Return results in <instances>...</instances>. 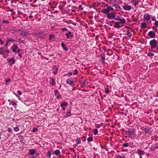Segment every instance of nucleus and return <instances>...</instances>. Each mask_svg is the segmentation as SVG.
<instances>
[{
  "label": "nucleus",
  "mask_w": 158,
  "mask_h": 158,
  "mask_svg": "<svg viewBox=\"0 0 158 158\" xmlns=\"http://www.w3.org/2000/svg\"><path fill=\"white\" fill-rule=\"evenodd\" d=\"M149 44L152 49H155L156 48L158 43L155 39H153L150 41Z\"/></svg>",
  "instance_id": "obj_1"
},
{
  "label": "nucleus",
  "mask_w": 158,
  "mask_h": 158,
  "mask_svg": "<svg viewBox=\"0 0 158 158\" xmlns=\"http://www.w3.org/2000/svg\"><path fill=\"white\" fill-rule=\"evenodd\" d=\"M19 33L20 35L22 36H27L30 34L29 32L25 30H20Z\"/></svg>",
  "instance_id": "obj_2"
},
{
  "label": "nucleus",
  "mask_w": 158,
  "mask_h": 158,
  "mask_svg": "<svg viewBox=\"0 0 158 158\" xmlns=\"http://www.w3.org/2000/svg\"><path fill=\"white\" fill-rule=\"evenodd\" d=\"M114 19L115 20L119 21V23L122 24H124L126 23V20L124 19H121L118 16L116 17V16L115 15V18Z\"/></svg>",
  "instance_id": "obj_3"
},
{
  "label": "nucleus",
  "mask_w": 158,
  "mask_h": 158,
  "mask_svg": "<svg viewBox=\"0 0 158 158\" xmlns=\"http://www.w3.org/2000/svg\"><path fill=\"white\" fill-rule=\"evenodd\" d=\"M11 48L14 52H15L17 50V52L18 53H19L20 52V49L19 48L18 46L15 44L13 45Z\"/></svg>",
  "instance_id": "obj_4"
},
{
  "label": "nucleus",
  "mask_w": 158,
  "mask_h": 158,
  "mask_svg": "<svg viewBox=\"0 0 158 158\" xmlns=\"http://www.w3.org/2000/svg\"><path fill=\"white\" fill-rule=\"evenodd\" d=\"M66 82L67 84L71 86H73L74 85V82L72 79H67Z\"/></svg>",
  "instance_id": "obj_5"
},
{
  "label": "nucleus",
  "mask_w": 158,
  "mask_h": 158,
  "mask_svg": "<svg viewBox=\"0 0 158 158\" xmlns=\"http://www.w3.org/2000/svg\"><path fill=\"white\" fill-rule=\"evenodd\" d=\"M148 35L150 37V38H153L155 37L156 34L153 31H151L149 32Z\"/></svg>",
  "instance_id": "obj_6"
},
{
  "label": "nucleus",
  "mask_w": 158,
  "mask_h": 158,
  "mask_svg": "<svg viewBox=\"0 0 158 158\" xmlns=\"http://www.w3.org/2000/svg\"><path fill=\"white\" fill-rule=\"evenodd\" d=\"M68 105V103L67 102H64L60 103V106L63 110L64 111L65 110V107Z\"/></svg>",
  "instance_id": "obj_7"
},
{
  "label": "nucleus",
  "mask_w": 158,
  "mask_h": 158,
  "mask_svg": "<svg viewBox=\"0 0 158 158\" xmlns=\"http://www.w3.org/2000/svg\"><path fill=\"white\" fill-rule=\"evenodd\" d=\"M123 8L126 10H130L132 9V7L131 6L127 5H125L123 6Z\"/></svg>",
  "instance_id": "obj_8"
},
{
  "label": "nucleus",
  "mask_w": 158,
  "mask_h": 158,
  "mask_svg": "<svg viewBox=\"0 0 158 158\" xmlns=\"http://www.w3.org/2000/svg\"><path fill=\"white\" fill-rule=\"evenodd\" d=\"M115 15V14L114 13H109L107 15V18L109 19H114Z\"/></svg>",
  "instance_id": "obj_9"
},
{
  "label": "nucleus",
  "mask_w": 158,
  "mask_h": 158,
  "mask_svg": "<svg viewBox=\"0 0 158 158\" xmlns=\"http://www.w3.org/2000/svg\"><path fill=\"white\" fill-rule=\"evenodd\" d=\"M111 3L113 5V6H114L115 8H118L119 7V6L116 1L114 0H112L111 1Z\"/></svg>",
  "instance_id": "obj_10"
},
{
  "label": "nucleus",
  "mask_w": 158,
  "mask_h": 158,
  "mask_svg": "<svg viewBox=\"0 0 158 158\" xmlns=\"http://www.w3.org/2000/svg\"><path fill=\"white\" fill-rule=\"evenodd\" d=\"M71 108L69 107V109L67 110V113L66 115L65 116V117L67 118L71 116Z\"/></svg>",
  "instance_id": "obj_11"
},
{
  "label": "nucleus",
  "mask_w": 158,
  "mask_h": 158,
  "mask_svg": "<svg viewBox=\"0 0 158 158\" xmlns=\"http://www.w3.org/2000/svg\"><path fill=\"white\" fill-rule=\"evenodd\" d=\"M8 60V62L9 63L10 65H12L14 64L15 62V59L13 58L9 59Z\"/></svg>",
  "instance_id": "obj_12"
},
{
  "label": "nucleus",
  "mask_w": 158,
  "mask_h": 158,
  "mask_svg": "<svg viewBox=\"0 0 158 158\" xmlns=\"http://www.w3.org/2000/svg\"><path fill=\"white\" fill-rule=\"evenodd\" d=\"M6 52L8 53L9 51L5 50L4 48H0V54H3Z\"/></svg>",
  "instance_id": "obj_13"
},
{
  "label": "nucleus",
  "mask_w": 158,
  "mask_h": 158,
  "mask_svg": "<svg viewBox=\"0 0 158 158\" xmlns=\"http://www.w3.org/2000/svg\"><path fill=\"white\" fill-rule=\"evenodd\" d=\"M144 19L147 20H149L150 19V16L147 14H146L144 15Z\"/></svg>",
  "instance_id": "obj_14"
},
{
  "label": "nucleus",
  "mask_w": 158,
  "mask_h": 158,
  "mask_svg": "<svg viewBox=\"0 0 158 158\" xmlns=\"http://www.w3.org/2000/svg\"><path fill=\"white\" fill-rule=\"evenodd\" d=\"M65 35L67 38H69L70 37H72L73 36V35L72 34V33L70 31H68V33L66 34Z\"/></svg>",
  "instance_id": "obj_15"
},
{
  "label": "nucleus",
  "mask_w": 158,
  "mask_h": 158,
  "mask_svg": "<svg viewBox=\"0 0 158 158\" xmlns=\"http://www.w3.org/2000/svg\"><path fill=\"white\" fill-rule=\"evenodd\" d=\"M147 26V24L145 22H143L141 23V27L142 29H144L146 28Z\"/></svg>",
  "instance_id": "obj_16"
},
{
  "label": "nucleus",
  "mask_w": 158,
  "mask_h": 158,
  "mask_svg": "<svg viewBox=\"0 0 158 158\" xmlns=\"http://www.w3.org/2000/svg\"><path fill=\"white\" fill-rule=\"evenodd\" d=\"M50 83L52 85L54 86L56 84L55 79L51 78L50 79Z\"/></svg>",
  "instance_id": "obj_17"
},
{
  "label": "nucleus",
  "mask_w": 158,
  "mask_h": 158,
  "mask_svg": "<svg viewBox=\"0 0 158 158\" xmlns=\"http://www.w3.org/2000/svg\"><path fill=\"white\" fill-rule=\"evenodd\" d=\"M15 41V40H13L12 39H10L9 40H8L6 42V44H5V46H7L8 44H9V43L10 42H14Z\"/></svg>",
  "instance_id": "obj_18"
},
{
  "label": "nucleus",
  "mask_w": 158,
  "mask_h": 158,
  "mask_svg": "<svg viewBox=\"0 0 158 158\" xmlns=\"http://www.w3.org/2000/svg\"><path fill=\"white\" fill-rule=\"evenodd\" d=\"M55 96H56V97L57 98H59L60 97V95L57 90H55Z\"/></svg>",
  "instance_id": "obj_19"
},
{
  "label": "nucleus",
  "mask_w": 158,
  "mask_h": 158,
  "mask_svg": "<svg viewBox=\"0 0 158 158\" xmlns=\"http://www.w3.org/2000/svg\"><path fill=\"white\" fill-rule=\"evenodd\" d=\"M29 154L31 155H33L35 153V150L32 149L29 151Z\"/></svg>",
  "instance_id": "obj_20"
},
{
  "label": "nucleus",
  "mask_w": 158,
  "mask_h": 158,
  "mask_svg": "<svg viewBox=\"0 0 158 158\" xmlns=\"http://www.w3.org/2000/svg\"><path fill=\"white\" fill-rule=\"evenodd\" d=\"M54 153L55 155L58 156L60 153V152L59 150H56L54 152Z\"/></svg>",
  "instance_id": "obj_21"
},
{
  "label": "nucleus",
  "mask_w": 158,
  "mask_h": 158,
  "mask_svg": "<svg viewBox=\"0 0 158 158\" xmlns=\"http://www.w3.org/2000/svg\"><path fill=\"white\" fill-rule=\"evenodd\" d=\"M109 11L107 9H103L102 11L103 13L107 15L109 14Z\"/></svg>",
  "instance_id": "obj_22"
},
{
  "label": "nucleus",
  "mask_w": 158,
  "mask_h": 158,
  "mask_svg": "<svg viewBox=\"0 0 158 158\" xmlns=\"http://www.w3.org/2000/svg\"><path fill=\"white\" fill-rule=\"evenodd\" d=\"M138 153L140 155H143L144 154V152L143 151L139 149L138 150Z\"/></svg>",
  "instance_id": "obj_23"
},
{
  "label": "nucleus",
  "mask_w": 158,
  "mask_h": 158,
  "mask_svg": "<svg viewBox=\"0 0 158 158\" xmlns=\"http://www.w3.org/2000/svg\"><path fill=\"white\" fill-rule=\"evenodd\" d=\"M54 69L55 70V71L53 72V73L55 75H56L57 73L58 69L56 67V66H54Z\"/></svg>",
  "instance_id": "obj_24"
},
{
  "label": "nucleus",
  "mask_w": 158,
  "mask_h": 158,
  "mask_svg": "<svg viewBox=\"0 0 158 158\" xmlns=\"http://www.w3.org/2000/svg\"><path fill=\"white\" fill-rule=\"evenodd\" d=\"M146 54L148 55V56H154V54L152 52H149L148 53H146Z\"/></svg>",
  "instance_id": "obj_25"
},
{
  "label": "nucleus",
  "mask_w": 158,
  "mask_h": 158,
  "mask_svg": "<svg viewBox=\"0 0 158 158\" xmlns=\"http://www.w3.org/2000/svg\"><path fill=\"white\" fill-rule=\"evenodd\" d=\"M9 104L10 105H12L13 106L17 105V103L14 101H11L9 102Z\"/></svg>",
  "instance_id": "obj_26"
},
{
  "label": "nucleus",
  "mask_w": 158,
  "mask_h": 158,
  "mask_svg": "<svg viewBox=\"0 0 158 158\" xmlns=\"http://www.w3.org/2000/svg\"><path fill=\"white\" fill-rule=\"evenodd\" d=\"M88 83L86 80H85L83 82V85H82V87H84V86L86 85H88Z\"/></svg>",
  "instance_id": "obj_27"
},
{
  "label": "nucleus",
  "mask_w": 158,
  "mask_h": 158,
  "mask_svg": "<svg viewBox=\"0 0 158 158\" xmlns=\"http://www.w3.org/2000/svg\"><path fill=\"white\" fill-rule=\"evenodd\" d=\"M14 130L15 132H18L19 130V129L18 126H17L16 127L14 128Z\"/></svg>",
  "instance_id": "obj_28"
},
{
  "label": "nucleus",
  "mask_w": 158,
  "mask_h": 158,
  "mask_svg": "<svg viewBox=\"0 0 158 158\" xmlns=\"http://www.w3.org/2000/svg\"><path fill=\"white\" fill-rule=\"evenodd\" d=\"M76 143L78 144H80L81 143V141L80 138L76 139Z\"/></svg>",
  "instance_id": "obj_29"
},
{
  "label": "nucleus",
  "mask_w": 158,
  "mask_h": 158,
  "mask_svg": "<svg viewBox=\"0 0 158 158\" xmlns=\"http://www.w3.org/2000/svg\"><path fill=\"white\" fill-rule=\"evenodd\" d=\"M93 130L94 131V134L95 135H97L98 134V130L97 129H95L94 130Z\"/></svg>",
  "instance_id": "obj_30"
},
{
  "label": "nucleus",
  "mask_w": 158,
  "mask_h": 158,
  "mask_svg": "<svg viewBox=\"0 0 158 158\" xmlns=\"http://www.w3.org/2000/svg\"><path fill=\"white\" fill-rule=\"evenodd\" d=\"M128 134L129 135H132L133 134V131H132L129 130L128 131Z\"/></svg>",
  "instance_id": "obj_31"
},
{
  "label": "nucleus",
  "mask_w": 158,
  "mask_h": 158,
  "mask_svg": "<svg viewBox=\"0 0 158 158\" xmlns=\"http://www.w3.org/2000/svg\"><path fill=\"white\" fill-rule=\"evenodd\" d=\"M107 9L109 11H110L111 10H113V8L110 7V6H107Z\"/></svg>",
  "instance_id": "obj_32"
},
{
  "label": "nucleus",
  "mask_w": 158,
  "mask_h": 158,
  "mask_svg": "<svg viewBox=\"0 0 158 158\" xmlns=\"http://www.w3.org/2000/svg\"><path fill=\"white\" fill-rule=\"evenodd\" d=\"M87 140L89 142H91L93 141V138L91 137H88Z\"/></svg>",
  "instance_id": "obj_33"
},
{
  "label": "nucleus",
  "mask_w": 158,
  "mask_h": 158,
  "mask_svg": "<svg viewBox=\"0 0 158 158\" xmlns=\"http://www.w3.org/2000/svg\"><path fill=\"white\" fill-rule=\"evenodd\" d=\"M62 47L65 50H67V48H65V47H64V46H65V45L64 44L62 43L61 44Z\"/></svg>",
  "instance_id": "obj_34"
},
{
  "label": "nucleus",
  "mask_w": 158,
  "mask_h": 158,
  "mask_svg": "<svg viewBox=\"0 0 158 158\" xmlns=\"http://www.w3.org/2000/svg\"><path fill=\"white\" fill-rule=\"evenodd\" d=\"M24 103L25 104L27 105V106H29L30 105V103H29L27 101H25L24 102Z\"/></svg>",
  "instance_id": "obj_35"
},
{
  "label": "nucleus",
  "mask_w": 158,
  "mask_h": 158,
  "mask_svg": "<svg viewBox=\"0 0 158 158\" xmlns=\"http://www.w3.org/2000/svg\"><path fill=\"white\" fill-rule=\"evenodd\" d=\"M154 24L157 27H158V21L155 20Z\"/></svg>",
  "instance_id": "obj_36"
},
{
  "label": "nucleus",
  "mask_w": 158,
  "mask_h": 158,
  "mask_svg": "<svg viewBox=\"0 0 158 158\" xmlns=\"http://www.w3.org/2000/svg\"><path fill=\"white\" fill-rule=\"evenodd\" d=\"M114 27L117 28H119L120 27V26L117 23H116V24L114 25Z\"/></svg>",
  "instance_id": "obj_37"
},
{
  "label": "nucleus",
  "mask_w": 158,
  "mask_h": 158,
  "mask_svg": "<svg viewBox=\"0 0 158 158\" xmlns=\"http://www.w3.org/2000/svg\"><path fill=\"white\" fill-rule=\"evenodd\" d=\"M7 131L9 132H12V129L11 128H9L7 130Z\"/></svg>",
  "instance_id": "obj_38"
},
{
  "label": "nucleus",
  "mask_w": 158,
  "mask_h": 158,
  "mask_svg": "<svg viewBox=\"0 0 158 158\" xmlns=\"http://www.w3.org/2000/svg\"><path fill=\"white\" fill-rule=\"evenodd\" d=\"M123 146L124 147H127L128 146V143H125L123 144Z\"/></svg>",
  "instance_id": "obj_39"
},
{
  "label": "nucleus",
  "mask_w": 158,
  "mask_h": 158,
  "mask_svg": "<svg viewBox=\"0 0 158 158\" xmlns=\"http://www.w3.org/2000/svg\"><path fill=\"white\" fill-rule=\"evenodd\" d=\"M54 36L53 35H49V40H51L53 38Z\"/></svg>",
  "instance_id": "obj_40"
},
{
  "label": "nucleus",
  "mask_w": 158,
  "mask_h": 158,
  "mask_svg": "<svg viewBox=\"0 0 158 158\" xmlns=\"http://www.w3.org/2000/svg\"><path fill=\"white\" fill-rule=\"evenodd\" d=\"M102 62H103L104 63H105V58L104 57H103V56H102Z\"/></svg>",
  "instance_id": "obj_41"
},
{
  "label": "nucleus",
  "mask_w": 158,
  "mask_h": 158,
  "mask_svg": "<svg viewBox=\"0 0 158 158\" xmlns=\"http://www.w3.org/2000/svg\"><path fill=\"white\" fill-rule=\"evenodd\" d=\"M127 33L128 36L129 37H130L131 35V33L130 32L128 31H127Z\"/></svg>",
  "instance_id": "obj_42"
},
{
  "label": "nucleus",
  "mask_w": 158,
  "mask_h": 158,
  "mask_svg": "<svg viewBox=\"0 0 158 158\" xmlns=\"http://www.w3.org/2000/svg\"><path fill=\"white\" fill-rule=\"evenodd\" d=\"M144 130L146 132H148L149 131V128H145Z\"/></svg>",
  "instance_id": "obj_43"
},
{
  "label": "nucleus",
  "mask_w": 158,
  "mask_h": 158,
  "mask_svg": "<svg viewBox=\"0 0 158 158\" xmlns=\"http://www.w3.org/2000/svg\"><path fill=\"white\" fill-rule=\"evenodd\" d=\"M10 81V79H5V81L6 83L9 82Z\"/></svg>",
  "instance_id": "obj_44"
},
{
  "label": "nucleus",
  "mask_w": 158,
  "mask_h": 158,
  "mask_svg": "<svg viewBox=\"0 0 158 158\" xmlns=\"http://www.w3.org/2000/svg\"><path fill=\"white\" fill-rule=\"evenodd\" d=\"M77 70H75L74 71V72L73 73V74L74 75H76L77 74Z\"/></svg>",
  "instance_id": "obj_45"
},
{
  "label": "nucleus",
  "mask_w": 158,
  "mask_h": 158,
  "mask_svg": "<svg viewBox=\"0 0 158 158\" xmlns=\"http://www.w3.org/2000/svg\"><path fill=\"white\" fill-rule=\"evenodd\" d=\"M17 93H18V94L19 95H22V93H21V92L19 91V90H18L17 91Z\"/></svg>",
  "instance_id": "obj_46"
},
{
  "label": "nucleus",
  "mask_w": 158,
  "mask_h": 158,
  "mask_svg": "<svg viewBox=\"0 0 158 158\" xmlns=\"http://www.w3.org/2000/svg\"><path fill=\"white\" fill-rule=\"evenodd\" d=\"M51 156V153L49 152V151H48V155L47 156L48 157H50Z\"/></svg>",
  "instance_id": "obj_47"
},
{
  "label": "nucleus",
  "mask_w": 158,
  "mask_h": 158,
  "mask_svg": "<svg viewBox=\"0 0 158 158\" xmlns=\"http://www.w3.org/2000/svg\"><path fill=\"white\" fill-rule=\"evenodd\" d=\"M79 9L82 10L83 9V8L82 7V6L81 5H80L79 6Z\"/></svg>",
  "instance_id": "obj_48"
},
{
  "label": "nucleus",
  "mask_w": 158,
  "mask_h": 158,
  "mask_svg": "<svg viewBox=\"0 0 158 158\" xmlns=\"http://www.w3.org/2000/svg\"><path fill=\"white\" fill-rule=\"evenodd\" d=\"M38 129L37 128H34L33 130V132H35L36 131H37Z\"/></svg>",
  "instance_id": "obj_49"
},
{
  "label": "nucleus",
  "mask_w": 158,
  "mask_h": 158,
  "mask_svg": "<svg viewBox=\"0 0 158 158\" xmlns=\"http://www.w3.org/2000/svg\"><path fill=\"white\" fill-rule=\"evenodd\" d=\"M152 29H154L155 30V31H156L157 30V28L156 27H154V26H153L152 27Z\"/></svg>",
  "instance_id": "obj_50"
},
{
  "label": "nucleus",
  "mask_w": 158,
  "mask_h": 158,
  "mask_svg": "<svg viewBox=\"0 0 158 158\" xmlns=\"http://www.w3.org/2000/svg\"><path fill=\"white\" fill-rule=\"evenodd\" d=\"M106 92L107 93H109V90L108 89H106Z\"/></svg>",
  "instance_id": "obj_51"
},
{
  "label": "nucleus",
  "mask_w": 158,
  "mask_h": 158,
  "mask_svg": "<svg viewBox=\"0 0 158 158\" xmlns=\"http://www.w3.org/2000/svg\"><path fill=\"white\" fill-rule=\"evenodd\" d=\"M117 158H124L123 157H122L121 156H118L117 157Z\"/></svg>",
  "instance_id": "obj_52"
},
{
  "label": "nucleus",
  "mask_w": 158,
  "mask_h": 158,
  "mask_svg": "<svg viewBox=\"0 0 158 158\" xmlns=\"http://www.w3.org/2000/svg\"><path fill=\"white\" fill-rule=\"evenodd\" d=\"M62 30L63 31H67V29L65 28H63L62 29Z\"/></svg>",
  "instance_id": "obj_53"
},
{
  "label": "nucleus",
  "mask_w": 158,
  "mask_h": 158,
  "mask_svg": "<svg viewBox=\"0 0 158 158\" xmlns=\"http://www.w3.org/2000/svg\"><path fill=\"white\" fill-rule=\"evenodd\" d=\"M3 23H8L9 22L6 20H4L3 21Z\"/></svg>",
  "instance_id": "obj_54"
},
{
  "label": "nucleus",
  "mask_w": 158,
  "mask_h": 158,
  "mask_svg": "<svg viewBox=\"0 0 158 158\" xmlns=\"http://www.w3.org/2000/svg\"><path fill=\"white\" fill-rule=\"evenodd\" d=\"M0 42H1V43L3 44H4V42L2 41V40L0 39Z\"/></svg>",
  "instance_id": "obj_55"
},
{
  "label": "nucleus",
  "mask_w": 158,
  "mask_h": 158,
  "mask_svg": "<svg viewBox=\"0 0 158 158\" xmlns=\"http://www.w3.org/2000/svg\"><path fill=\"white\" fill-rule=\"evenodd\" d=\"M68 74L69 75H70V76H71V75H72V73H71L70 72V73H68Z\"/></svg>",
  "instance_id": "obj_56"
},
{
  "label": "nucleus",
  "mask_w": 158,
  "mask_h": 158,
  "mask_svg": "<svg viewBox=\"0 0 158 158\" xmlns=\"http://www.w3.org/2000/svg\"><path fill=\"white\" fill-rule=\"evenodd\" d=\"M152 20L153 21H155V20H156L155 18V17H154V18H152Z\"/></svg>",
  "instance_id": "obj_57"
},
{
  "label": "nucleus",
  "mask_w": 158,
  "mask_h": 158,
  "mask_svg": "<svg viewBox=\"0 0 158 158\" xmlns=\"http://www.w3.org/2000/svg\"><path fill=\"white\" fill-rule=\"evenodd\" d=\"M76 90V88H73V90Z\"/></svg>",
  "instance_id": "obj_58"
},
{
  "label": "nucleus",
  "mask_w": 158,
  "mask_h": 158,
  "mask_svg": "<svg viewBox=\"0 0 158 158\" xmlns=\"http://www.w3.org/2000/svg\"><path fill=\"white\" fill-rule=\"evenodd\" d=\"M8 102H11V101H10V100L9 99V100H8Z\"/></svg>",
  "instance_id": "obj_59"
},
{
  "label": "nucleus",
  "mask_w": 158,
  "mask_h": 158,
  "mask_svg": "<svg viewBox=\"0 0 158 158\" xmlns=\"http://www.w3.org/2000/svg\"><path fill=\"white\" fill-rule=\"evenodd\" d=\"M19 56L20 57H21V54H19Z\"/></svg>",
  "instance_id": "obj_60"
},
{
  "label": "nucleus",
  "mask_w": 158,
  "mask_h": 158,
  "mask_svg": "<svg viewBox=\"0 0 158 158\" xmlns=\"http://www.w3.org/2000/svg\"><path fill=\"white\" fill-rule=\"evenodd\" d=\"M156 49H158V46H157V47H156Z\"/></svg>",
  "instance_id": "obj_61"
},
{
  "label": "nucleus",
  "mask_w": 158,
  "mask_h": 158,
  "mask_svg": "<svg viewBox=\"0 0 158 158\" xmlns=\"http://www.w3.org/2000/svg\"><path fill=\"white\" fill-rule=\"evenodd\" d=\"M140 158H142V156H140Z\"/></svg>",
  "instance_id": "obj_62"
},
{
  "label": "nucleus",
  "mask_w": 158,
  "mask_h": 158,
  "mask_svg": "<svg viewBox=\"0 0 158 158\" xmlns=\"http://www.w3.org/2000/svg\"><path fill=\"white\" fill-rule=\"evenodd\" d=\"M23 42V41H21L20 42V41H19V42Z\"/></svg>",
  "instance_id": "obj_63"
},
{
  "label": "nucleus",
  "mask_w": 158,
  "mask_h": 158,
  "mask_svg": "<svg viewBox=\"0 0 158 158\" xmlns=\"http://www.w3.org/2000/svg\"><path fill=\"white\" fill-rule=\"evenodd\" d=\"M59 110V109H57V111H58V110Z\"/></svg>",
  "instance_id": "obj_64"
}]
</instances>
